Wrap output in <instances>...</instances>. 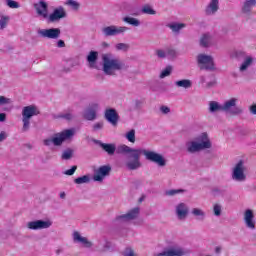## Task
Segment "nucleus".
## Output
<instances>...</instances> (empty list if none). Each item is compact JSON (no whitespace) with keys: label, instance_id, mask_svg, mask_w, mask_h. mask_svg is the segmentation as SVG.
I'll use <instances>...</instances> for the list:
<instances>
[{"label":"nucleus","instance_id":"nucleus-30","mask_svg":"<svg viewBox=\"0 0 256 256\" xmlns=\"http://www.w3.org/2000/svg\"><path fill=\"white\" fill-rule=\"evenodd\" d=\"M100 146L102 147V149H104V151H106V153H108V155H113L115 153V150L117 149L115 144L102 143L100 144Z\"/></svg>","mask_w":256,"mask_h":256},{"label":"nucleus","instance_id":"nucleus-4","mask_svg":"<svg viewBox=\"0 0 256 256\" xmlns=\"http://www.w3.org/2000/svg\"><path fill=\"white\" fill-rule=\"evenodd\" d=\"M102 60L103 71L106 75H114L115 71H121L123 69V63L111 54H104Z\"/></svg>","mask_w":256,"mask_h":256},{"label":"nucleus","instance_id":"nucleus-12","mask_svg":"<svg viewBox=\"0 0 256 256\" xmlns=\"http://www.w3.org/2000/svg\"><path fill=\"white\" fill-rule=\"evenodd\" d=\"M243 220L247 229H250L251 231H255L256 219H255V211L253 209H246L244 211Z\"/></svg>","mask_w":256,"mask_h":256},{"label":"nucleus","instance_id":"nucleus-45","mask_svg":"<svg viewBox=\"0 0 256 256\" xmlns=\"http://www.w3.org/2000/svg\"><path fill=\"white\" fill-rule=\"evenodd\" d=\"M222 207L221 204H214L213 213L216 217H221Z\"/></svg>","mask_w":256,"mask_h":256},{"label":"nucleus","instance_id":"nucleus-48","mask_svg":"<svg viewBox=\"0 0 256 256\" xmlns=\"http://www.w3.org/2000/svg\"><path fill=\"white\" fill-rule=\"evenodd\" d=\"M60 117H62V119H66L67 121H71V119H73V114H71V112H67L61 114Z\"/></svg>","mask_w":256,"mask_h":256},{"label":"nucleus","instance_id":"nucleus-58","mask_svg":"<svg viewBox=\"0 0 256 256\" xmlns=\"http://www.w3.org/2000/svg\"><path fill=\"white\" fill-rule=\"evenodd\" d=\"M103 47H109V44H107V43H103Z\"/></svg>","mask_w":256,"mask_h":256},{"label":"nucleus","instance_id":"nucleus-29","mask_svg":"<svg viewBox=\"0 0 256 256\" xmlns=\"http://www.w3.org/2000/svg\"><path fill=\"white\" fill-rule=\"evenodd\" d=\"M213 41V37L210 34H203L200 39V45L202 47H210Z\"/></svg>","mask_w":256,"mask_h":256},{"label":"nucleus","instance_id":"nucleus-40","mask_svg":"<svg viewBox=\"0 0 256 256\" xmlns=\"http://www.w3.org/2000/svg\"><path fill=\"white\" fill-rule=\"evenodd\" d=\"M243 55H245V52L242 50H234L230 53L232 59H239V57H243Z\"/></svg>","mask_w":256,"mask_h":256},{"label":"nucleus","instance_id":"nucleus-15","mask_svg":"<svg viewBox=\"0 0 256 256\" xmlns=\"http://www.w3.org/2000/svg\"><path fill=\"white\" fill-rule=\"evenodd\" d=\"M34 8L36 10L38 17H41V19H48L49 10L47 6V2L41 0L34 4Z\"/></svg>","mask_w":256,"mask_h":256},{"label":"nucleus","instance_id":"nucleus-46","mask_svg":"<svg viewBox=\"0 0 256 256\" xmlns=\"http://www.w3.org/2000/svg\"><path fill=\"white\" fill-rule=\"evenodd\" d=\"M184 191L185 190L183 189H172L166 191V195H168L169 197H173L174 195H178V193H183Z\"/></svg>","mask_w":256,"mask_h":256},{"label":"nucleus","instance_id":"nucleus-34","mask_svg":"<svg viewBox=\"0 0 256 256\" xmlns=\"http://www.w3.org/2000/svg\"><path fill=\"white\" fill-rule=\"evenodd\" d=\"M65 5L71 8L73 11H77L79 10V7H81V4H79V2H77L76 0H67L65 2Z\"/></svg>","mask_w":256,"mask_h":256},{"label":"nucleus","instance_id":"nucleus-11","mask_svg":"<svg viewBox=\"0 0 256 256\" xmlns=\"http://www.w3.org/2000/svg\"><path fill=\"white\" fill-rule=\"evenodd\" d=\"M137 219H139V208H133L128 213L116 217L117 223H130Z\"/></svg>","mask_w":256,"mask_h":256},{"label":"nucleus","instance_id":"nucleus-31","mask_svg":"<svg viewBox=\"0 0 256 256\" xmlns=\"http://www.w3.org/2000/svg\"><path fill=\"white\" fill-rule=\"evenodd\" d=\"M141 11L144 15H157V11L151 5H144Z\"/></svg>","mask_w":256,"mask_h":256},{"label":"nucleus","instance_id":"nucleus-16","mask_svg":"<svg viewBox=\"0 0 256 256\" xmlns=\"http://www.w3.org/2000/svg\"><path fill=\"white\" fill-rule=\"evenodd\" d=\"M111 173V167L110 166H101L99 169H97L94 173L93 179L94 181L101 182L107 175Z\"/></svg>","mask_w":256,"mask_h":256},{"label":"nucleus","instance_id":"nucleus-14","mask_svg":"<svg viewBox=\"0 0 256 256\" xmlns=\"http://www.w3.org/2000/svg\"><path fill=\"white\" fill-rule=\"evenodd\" d=\"M72 239H73V242L76 243V245H81L86 249H91V247H93V243L89 241L87 237L81 235V233L78 231H74L72 233Z\"/></svg>","mask_w":256,"mask_h":256},{"label":"nucleus","instance_id":"nucleus-1","mask_svg":"<svg viewBox=\"0 0 256 256\" xmlns=\"http://www.w3.org/2000/svg\"><path fill=\"white\" fill-rule=\"evenodd\" d=\"M116 153L129 154L130 157L133 158L126 163L128 169H130L131 171H135V169H139V167H141V160H140L141 155H144L147 161L156 163L158 167H165V165H167V159H165L163 155L155 151H150L143 148L135 149L125 144H121L116 148Z\"/></svg>","mask_w":256,"mask_h":256},{"label":"nucleus","instance_id":"nucleus-39","mask_svg":"<svg viewBox=\"0 0 256 256\" xmlns=\"http://www.w3.org/2000/svg\"><path fill=\"white\" fill-rule=\"evenodd\" d=\"M6 5L10 9H19L21 7V5H19V2L15 1V0H6Z\"/></svg>","mask_w":256,"mask_h":256},{"label":"nucleus","instance_id":"nucleus-2","mask_svg":"<svg viewBox=\"0 0 256 256\" xmlns=\"http://www.w3.org/2000/svg\"><path fill=\"white\" fill-rule=\"evenodd\" d=\"M211 147H213V143L207 132L198 134L194 140L186 143L188 153H199V151H205V149H211Z\"/></svg>","mask_w":256,"mask_h":256},{"label":"nucleus","instance_id":"nucleus-35","mask_svg":"<svg viewBox=\"0 0 256 256\" xmlns=\"http://www.w3.org/2000/svg\"><path fill=\"white\" fill-rule=\"evenodd\" d=\"M186 25L183 23H172L170 24V29L174 31V33H179L181 29H185Z\"/></svg>","mask_w":256,"mask_h":256},{"label":"nucleus","instance_id":"nucleus-38","mask_svg":"<svg viewBox=\"0 0 256 256\" xmlns=\"http://www.w3.org/2000/svg\"><path fill=\"white\" fill-rule=\"evenodd\" d=\"M10 19L11 18L9 16L2 15L0 17V29H5L7 25H9Z\"/></svg>","mask_w":256,"mask_h":256},{"label":"nucleus","instance_id":"nucleus-9","mask_svg":"<svg viewBox=\"0 0 256 256\" xmlns=\"http://www.w3.org/2000/svg\"><path fill=\"white\" fill-rule=\"evenodd\" d=\"M129 31V28L126 26H106L102 29L103 35L106 37H115L117 35H123L124 33H127Z\"/></svg>","mask_w":256,"mask_h":256},{"label":"nucleus","instance_id":"nucleus-32","mask_svg":"<svg viewBox=\"0 0 256 256\" xmlns=\"http://www.w3.org/2000/svg\"><path fill=\"white\" fill-rule=\"evenodd\" d=\"M123 21L129 25H133V27H139L141 25V22L137 18L124 17Z\"/></svg>","mask_w":256,"mask_h":256},{"label":"nucleus","instance_id":"nucleus-7","mask_svg":"<svg viewBox=\"0 0 256 256\" xmlns=\"http://www.w3.org/2000/svg\"><path fill=\"white\" fill-rule=\"evenodd\" d=\"M196 59L199 69L205 71H215V61L213 60L212 56L199 54Z\"/></svg>","mask_w":256,"mask_h":256},{"label":"nucleus","instance_id":"nucleus-56","mask_svg":"<svg viewBox=\"0 0 256 256\" xmlns=\"http://www.w3.org/2000/svg\"><path fill=\"white\" fill-rule=\"evenodd\" d=\"M242 112V110L240 109V108H234L233 110H232V114L233 115H239V113H241Z\"/></svg>","mask_w":256,"mask_h":256},{"label":"nucleus","instance_id":"nucleus-59","mask_svg":"<svg viewBox=\"0 0 256 256\" xmlns=\"http://www.w3.org/2000/svg\"><path fill=\"white\" fill-rule=\"evenodd\" d=\"M217 253H219V248H216Z\"/></svg>","mask_w":256,"mask_h":256},{"label":"nucleus","instance_id":"nucleus-27","mask_svg":"<svg viewBox=\"0 0 256 256\" xmlns=\"http://www.w3.org/2000/svg\"><path fill=\"white\" fill-rule=\"evenodd\" d=\"M239 99L237 98H230L224 104H222L223 111H231L232 107H235L237 105Z\"/></svg>","mask_w":256,"mask_h":256},{"label":"nucleus","instance_id":"nucleus-42","mask_svg":"<svg viewBox=\"0 0 256 256\" xmlns=\"http://www.w3.org/2000/svg\"><path fill=\"white\" fill-rule=\"evenodd\" d=\"M169 53V50L168 49H158L156 50V55L157 57H159V59H165V57H167Z\"/></svg>","mask_w":256,"mask_h":256},{"label":"nucleus","instance_id":"nucleus-60","mask_svg":"<svg viewBox=\"0 0 256 256\" xmlns=\"http://www.w3.org/2000/svg\"><path fill=\"white\" fill-rule=\"evenodd\" d=\"M61 197H65V194H61Z\"/></svg>","mask_w":256,"mask_h":256},{"label":"nucleus","instance_id":"nucleus-25","mask_svg":"<svg viewBox=\"0 0 256 256\" xmlns=\"http://www.w3.org/2000/svg\"><path fill=\"white\" fill-rule=\"evenodd\" d=\"M208 111L210 113H219V111H224L223 105L217 101H211L209 102V105H208Z\"/></svg>","mask_w":256,"mask_h":256},{"label":"nucleus","instance_id":"nucleus-52","mask_svg":"<svg viewBox=\"0 0 256 256\" xmlns=\"http://www.w3.org/2000/svg\"><path fill=\"white\" fill-rule=\"evenodd\" d=\"M7 121V114L0 113V123H5Z\"/></svg>","mask_w":256,"mask_h":256},{"label":"nucleus","instance_id":"nucleus-47","mask_svg":"<svg viewBox=\"0 0 256 256\" xmlns=\"http://www.w3.org/2000/svg\"><path fill=\"white\" fill-rule=\"evenodd\" d=\"M76 171H77V166H72L71 169L64 171V175H68V176L75 175Z\"/></svg>","mask_w":256,"mask_h":256},{"label":"nucleus","instance_id":"nucleus-21","mask_svg":"<svg viewBox=\"0 0 256 256\" xmlns=\"http://www.w3.org/2000/svg\"><path fill=\"white\" fill-rule=\"evenodd\" d=\"M105 117L111 125H117V121H119V114H117V110L113 108L106 109Z\"/></svg>","mask_w":256,"mask_h":256},{"label":"nucleus","instance_id":"nucleus-20","mask_svg":"<svg viewBox=\"0 0 256 256\" xmlns=\"http://www.w3.org/2000/svg\"><path fill=\"white\" fill-rule=\"evenodd\" d=\"M255 62V58L253 56L248 55L244 57V60L241 62L239 66V71L241 73H247L249 69L253 66V63Z\"/></svg>","mask_w":256,"mask_h":256},{"label":"nucleus","instance_id":"nucleus-43","mask_svg":"<svg viewBox=\"0 0 256 256\" xmlns=\"http://www.w3.org/2000/svg\"><path fill=\"white\" fill-rule=\"evenodd\" d=\"M13 103V100L11 98L0 96V107H3L5 105H11Z\"/></svg>","mask_w":256,"mask_h":256},{"label":"nucleus","instance_id":"nucleus-10","mask_svg":"<svg viewBox=\"0 0 256 256\" xmlns=\"http://www.w3.org/2000/svg\"><path fill=\"white\" fill-rule=\"evenodd\" d=\"M51 225H53V221L46 219L30 221L26 224V227L31 231H41V229H49Z\"/></svg>","mask_w":256,"mask_h":256},{"label":"nucleus","instance_id":"nucleus-50","mask_svg":"<svg viewBox=\"0 0 256 256\" xmlns=\"http://www.w3.org/2000/svg\"><path fill=\"white\" fill-rule=\"evenodd\" d=\"M124 255L125 256H137L135 254V252L133 251V249H131V248H127Z\"/></svg>","mask_w":256,"mask_h":256},{"label":"nucleus","instance_id":"nucleus-3","mask_svg":"<svg viewBox=\"0 0 256 256\" xmlns=\"http://www.w3.org/2000/svg\"><path fill=\"white\" fill-rule=\"evenodd\" d=\"M76 130L75 128L65 129L61 132L54 134L53 136L43 140L45 147H61L65 141H71L75 137Z\"/></svg>","mask_w":256,"mask_h":256},{"label":"nucleus","instance_id":"nucleus-37","mask_svg":"<svg viewBox=\"0 0 256 256\" xmlns=\"http://www.w3.org/2000/svg\"><path fill=\"white\" fill-rule=\"evenodd\" d=\"M124 137L129 143H135V129H132L124 134Z\"/></svg>","mask_w":256,"mask_h":256},{"label":"nucleus","instance_id":"nucleus-36","mask_svg":"<svg viewBox=\"0 0 256 256\" xmlns=\"http://www.w3.org/2000/svg\"><path fill=\"white\" fill-rule=\"evenodd\" d=\"M73 157V149L68 148L62 152L61 159L64 161H69Z\"/></svg>","mask_w":256,"mask_h":256},{"label":"nucleus","instance_id":"nucleus-54","mask_svg":"<svg viewBox=\"0 0 256 256\" xmlns=\"http://www.w3.org/2000/svg\"><path fill=\"white\" fill-rule=\"evenodd\" d=\"M57 47H59V49H62L63 47H65V41H63V40H58V42H57Z\"/></svg>","mask_w":256,"mask_h":256},{"label":"nucleus","instance_id":"nucleus-22","mask_svg":"<svg viewBox=\"0 0 256 256\" xmlns=\"http://www.w3.org/2000/svg\"><path fill=\"white\" fill-rule=\"evenodd\" d=\"M256 7V0H245L242 4L241 11L244 15H251V11Z\"/></svg>","mask_w":256,"mask_h":256},{"label":"nucleus","instance_id":"nucleus-49","mask_svg":"<svg viewBox=\"0 0 256 256\" xmlns=\"http://www.w3.org/2000/svg\"><path fill=\"white\" fill-rule=\"evenodd\" d=\"M160 111L164 115H168V113H171V108H169L168 106H161Z\"/></svg>","mask_w":256,"mask_h":256},{"label":"nucleus","instance_id":"nucleus-55","mask_svg":"<svg viewBox=\"0 0 256 256\" xmlns=\"http://www.w3.org/2000/svg\"><path fill=\"white\" fill-rule=\"evenodd\" d=\"M205 81H207V76L201 75V76L199 77V83L203 84V83H205Z\"/></svg>","mask_w":256,"mask_h":256},{"label":"nucleus","instance_id":"nucleus-44","mask_svg":"<svg viewBox=\"0 0 256 256\" xmlns=\"http://www.w3.org/2000/svg\"><path fill=\"white\" fill-rule=\"evenodd\" d=\"M117 51H129V44L127 43H118L115 45Z\"/></svg>","mask_w":256,"mask_h":256},{"label":"nucleus","instance_id":"nucleus-53","mask_svg":"<svg viewBox=\"0 0 256 256\" xmlns=\"http://www.w3.org/2000/svg\"><path fill=\"white\" fill-rule=\"evenodd\" d=\"M99 129H103V123L101 122L94 124V130L99 131Z\"/></svg>","mask_w":256,"mask_h":256},{"label":"nucleus","instance_id":"nucleus-18","mask_svg":"<svg viewBox=\"0 0 256 256\" xmlns=\"http://www.w3.org/2000/svg\"><path fill=\"white\" fill-rule=\"evenodd\" d=\"M97 111H99V104L92 103L90 107L85 110L84 119H87V121H94V119L97 117Z\"/></svg>","mask_w":256,"mask_h":256},{"label":"nucleus","instance_id":"nucleus-6","mask_svg":"<svg viewBox=\"0 0 256 256\" xmlns=\"http://www.w3.org/2000/svg\"><path fill=\"white\" fill-rule=\"evenodd\" d=\"M39 115V108L35 105H29L22 109V131H29L31 127V118Z\"/></svg>","mask_w":256,"mask_h":256},{"label":"nucleus","instance_id":"nucleus-41","mask_svg":"<svg viewBox=\"0 0 256 256\" xmlns=\"http://www.w3.org/2000/svg\"><path fill=\"white\" fill-rule=\"evenodd\" d=\"M171 71H173V68H171V66L166 67L160 73V79H165V77H169V75H171Z\"/></svg>","mask_w":256,"mask_h":256},{"label":"nucleus","instance_id":"nucleus-13","mask_svg":"<svg viewBox=\"0 0 256 256\" xmlns=\"http://www.w3.org/2000/svg\"><path fill=\"white\" fill-rule=\"evenodd\" d=\"M38 35L43 39H59L61 37V29L46 28L38 30Z\"/></svg>","mask_w":256,"mask_h":256},{"label":"nucleus","instance_id":"nucleus-51","mask_svg":"<svg viewBox=\"0 0 256 256\" xmlns=\"http://www.w3.org/2000/svg\"><path fill=\"white\" fill-rule=\"evenodd\" d=\"M5 139H7V132H0V143H2V141H5Z\"/></svg>","mask_w":256,"mask_h":256},{"label":"nucleus","instance_id":"nucleus-23","mask_svg":"<svg viewBox=\"0 0 256 256\" xmlns=\"http://www.w3.org/2000/svg\"><path fill=\"white\" fill-rule=\"evenodd\" d=\"M219 11V0H210L205 8L206 15H215Z\"/></svg>","mask_w":256,"mask_h":256},{"label":"nucleus","instance_id":"nucleus-19","mask_svg":"<svg viewBox=\"0 0 256 256\" xmlns=\"http://www.w3.org/2000/svg\"><path fill=\"white\" fill-rule=\"evenodd\" d=\"M175 211L178 219H186L187 215H189V206L181 202L176 205Z\"/></svg>","mask_w":256,"mask_h":256},{"label":"nucleus","instance_id":"nucleus-5","mask_svg":"<svg viewBox=\"0 0 256 256\" xmlns=\"http://www.w3.org/2000/svg\"><path fill=\"white\" fill-rule=\"evenodd\" d=\"M231 179L236 183H244V181H247V163L244 160H240L234 164Z\"/></svg>","mask_w":256,"mask_h":256},{"label":"nucleus","instance_id":"nucleus-24","mask_svg":"<svg viewBox=\"0 0 256 256\" xmlns=\"http://www.w3.org/2000/svg\"><path fill=\"white\" fill-rule=\"evenodd\" d=\"M191 215L197 219V221H205V217H207V214L205 213V210L202 208H192Z\"/></svg>","mask_w":256,"mask_h":256},{"label":"nucleus","instance_id":"nucleus-8","mask_svg":"<svg viewBox=\"0 0 256 256\" xmlns=\"http://www.w3.org/2000/svg\"><path fill=\"white\" fill-rule=\"evenodd\" d=\"M187 250L179 246L177 243L170 244L163 252L156 254L155 256H183L186 255Z\"/></svg>","mask_w":256,"mask_h":256},{"label":"nucleus","instance_id":"nucleus-26","mask_svg":"<svg viewBox=\"0 0 256 256\" xmlns=\"http://www.w3.org/2000/svg\"><path fill=\"white\" fill-rule=\"evenodd\" d=\"M176 87H180L182 89H191L193 87V81L189 79H182L175 82Z\"/></svg>","mask_w":256,"mask_h":256},{"label":"nucleus","instance_id":"nucleus-57","mask_svg":"<svg viewBox=\"0 0 256 256\" xmlns=\"http://www.w3.org/2000/svg\"><path fill=\"white\" fill-rule=\"evenodd\" d=\"M250 113H252V115H256V104L250 107Z\"/></svg>","mask_w":256,"mask_h":256},{"label":"nucleus","instance_id":"nucleus-17","mask_svg":"<svg viewBox=\"0 0 256 256\" xmlns=\"http://www.w3.org/2000/svg\"><path fill=\"white\" fill-rule=\"evenodd\" d=\"M67 17V12L63 7L56 8L52 14L48 15V20L51 23H55V21H59L60 19H65Z\"/></svg>","mask_w":256,"mask_h":256},{"label":"nucleus","instance_id":"nucleus-33","mask_svg":"<svg viewBox=\"0 0 256 256\" xmlns=\"http://www.w3.org/2000/svg\"><path fill=\"white\" fill-rule=\"evenodd\" d=\"M89 181H91V177L89 175H84L76 178L74 183H76V185H83L85 183H89Z\"/></svg>","mask_w":256,"mask_h":256},{"label":"nucleus","instance_id":"nucleus-28","mask_svg":"<svg viewBox=\"0 0 256 256\" xmlns=\"http://www.w3.org/2000/svg\"><path fill=\"white\" fill-rule=\"evenodd\" d=\"M99 57V52L91 51L87 56V61L90 67H95V63H97V59Z\"/></svg>","mask_w":256,"mask_h":256}]
</instances>
